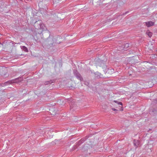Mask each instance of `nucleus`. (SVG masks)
I'll list each match as a JSON object with an SVG mask.
<instances>
[{"label":"nucleus","mask_w":157,"mask_h":157,"mask_svg":"<svg viewBox=\"0 0 157 157\" xmlns=\"http://www.w3.org/2000/svg\"><path fill=\"white\" fill-rule=\"evenodd\" d=\"M34 26L36 29H40L41 30V32L45 30L46 29V27L41 21H36L34 24Z\"/></svg>","instance_id":"f257e3e1"},{"label":"nucleus","mask_w":157,"mask_h":157,"mask_svg":"<svg viewBox=\"0 0 157 157\" xmlns=\"http://www.w3.org/2000/svg\"><path fill=\"white\" fill-rule=\"evenodd\" d=\"M112 107L117 109H119L120 110L123 111V104L121 102L114 100L112 102Z\"/></svg>","instance_id":"f03ea898"},{"label":"nucleus","mask_w":157,"mask_h":157,"mask_svg":"<svg viewBox=\"0 0 157 157\" xmlns=\"http://www.w3.org/2000/svg\"><path fill=\"white\" fill-rule=\"evenodd\" d=\"M146 25L147 27L153 26L154 25V22L151 21H147L145 22Z\"/></svg>","instance_id":"7ed1b4c3"},{"label":"nucleus","mask_w":157,"mask_h":157,"mask_svg":"<svg viewBox=\"0 0 157 157\" xmlns=\"http://www.w3.org/2000/svg\"><path fill=\"white\" fill-rule=\"evenodd\" d=\"M134 146H135L136 148H137L139 147V142L138 140H134Z\"/></svg>","instance_id":"20e7f679"},{"label":"nucleus","mask_w":157,"mask_h":157,"mask_svg":"<svg viewBox=\"0 0 157 157\" xmlns=\"http://www.w3.org/2000/svg\"><path fill=\"white\" fill-rule=\"evenodd\" d=\"M146 34L149 37H151L152 35V33L151 32H150L149 30L147 31L146 32Z\"/></svg>","instance_id":"39448f33"},{"label":"nucleus","mask_w":157,"mask_h":157,"mask_svg":"<svg viewBox=\"0 0 157 157\" xmlns=\"http://www.w3.org/2000/svg\"><path fill=\"white\" fill-rule=\"evenodd\" d=\"M21 48L23 49L25 51L27 52L28 51V50L27 48L25 46H21Z\"/></svg>","instance_id":"423d86ee"},{"label":"nucleus","mask_w":157,"mask_h":157,"mask_svg":"<svg viewBox=\"0 0 157 157\" xmlns=\"http://www.w3.org/2000/svg\"><path fill=\"white\" fill-rule=\"evenodd\" d=\"M111 109L113 111H118V109H117L114 108H112Z\"/></svg>","instance_id":"0eeeda50"}]
</instances>
